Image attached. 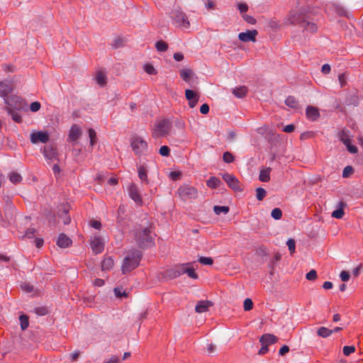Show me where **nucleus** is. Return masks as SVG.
<instances>
[{
  "instance_id": "nucleus-1",
  "label": "nucleus",
  "mask_w": 363,
  "mask_h": 363,
  "mask_svg": "<svg viewBox=\"0 0 363 363\" xmlns=\"http://www.w3.org/2000/svg\"><path fill=\"white\" fill-rule=\"evenodd\" d=\"M142 257L143 253L139 250L133 249L128 251L121 265L122 273L127 274L135 269L139 266Z\"/></svg>"
},
{
  "instance_id": "nucleus-48",
  "label": "nucleus",
  "mask_w": 363,
  "mask_h": 363,
  "mask_svg": "<svg viewBox=\"0 0 363 363\" xmlns=\"http://www.w3.org/2000/svg\"><path fill=\"white\" fill-rule=\"evenodd\" d=\"M123 43H124V40L122 38L117 37L113 40V43H112V47L115 49H117L118 48L123 47Z\"/></svg>"
},
{
  "instance_id": "nucleus-3",
  "label": "nucleus",
  "mask_w": 363,
  "mask_h": 363,
  "mask_svg": "<svg viewBox=\"0 0 363 363\" xmlns=\"http://www.w3.org/2000/svg\"><path fill=\"white\" fill-rule=\"evenodd\" d=\"M130 143L133 152L138 157L145 155L147 151V142L138 135H133L130 137Z\"/></svg>"
},
{
  "instance_id": "nucleus-35",
  "label": "nucleus",
  "mask_w": 363,
  "mask_h": 363,
  "mask_svg": "<svg viewBox=\"0 0 363 363\" xmlns=\"http://www.w3.org/2000/svg\"><path fill=\"white\" fill-rule=\"evenodd\" d=\"M9 180L11 183L17 184L22 181V177L20 174L13 172L9 174Z\"/></svg>"
},
{
  "instance_id": "nucleus-40",
  "label": "nucleus",
  "mask_w": 363,
  "mask_h": 363,
  "mask_svg": "<svg viewBox=\"0 0 363 363\" xmlns=\"http://www.w3.org/2000/svg\"><path fill=\"white\" fill-rule=\"evenodd\" d=\"M213 211H214L215 213L217 215H219L221 213L226 214L229 212L230 208L228 206H215L213 207Z\"/></svg>"
},
{
  "instance_id": "nucleus-26",
  "label": "nucleus",
  "mask_w": 363,
  "mask_h": 363,
  "mask_svg": "<svg viewBox=\"0 0 363 363\" xmlns=\"http://www.w3.org/2000/svg\"><path fill=\"white\" fill-rule=\"evenodd\" d=\"M285 104L294 110H298L300 108L298 100L293 96H289L286 99Z\"/></svg>"
},
{
  "instance_id": "nucleus-33",
  "label": "nucleus",
  "mask_w": 363,
  "mask_h": 363,
  "mask_svg": "<svg viewBox=\"0 0 363 363\" xmlns=\"http://www.w3.org/2000/svg\"><path fill=\"white\" fill-rule=\"evenodd\" d=\"M180 77L186 82H189L193 75V72L190 69H182L180 70Z\"/></svg>"
},
{
  "instance_id": "nucleus-52",
  "label": "nucleus",
  "mask_w": 363,
  "mask_h": 363,
  "mask_svg": "<svg viewBox=\"0 0 363 363\" xmlns=\"http://www.w3.org/2000/svg\"><path fill=\"white\" fill-rule=\"evenodd\" d=\"M35 313L38 315H45L48 313V310L45 306H40L35 308Z\"/></svg>"
},
{
  "instance_id": "nucleus-39",
  "label": "nucleus",
  "mask_w": 363,
  "mask_h": 363,
  "mask_svg": "<svg viewBox=\"0 0 363 363\" xmlns=\"http://www.w3.org/2000/svg\"><path fill=\"white\" fill-rule=\"evenodd\" d=\"M155 48L160 52H165L168 49V45L163 40H159L156 43Z\"/></svg>"
},
{
  "instance_id": "nucleus-45",
  "label": "nucleus",
  "mask_w": 363,
  "mask_h": 363,
  "mask_svg": "<svg viewBox=\"0 0 363 363\" xmlns=\"http://www.w3.org/2000/svg\"><path fill=\"white\" fill-rule=\"evenodd\" d=\"M9 115H11L12 119L16 123H21L22 121L21 116L16 113L15 110H11L10 111H7Z\"/></svg>"
},
{
  "instance_id": "nucleus-28",
  "label": "nucleus",
  "mask_w": 363,
  "mask_h": 363,
  "mask_svg": "<svg viewBox=\"0 0 363 363\" xmlns=\"http://www.w3.org/2000/svg\"><path fill=\"white\" fill-rule=\"evenodd\" d=\"M185 267H186L184 269L185 274H186L189 277L194 279H198V277H199L198 274L195 272V269L192 267L191 263H190V262L185 263Z\"/></svg>"
},
{
  "instance_id": "nucleus-60",
  "label": "nucleus",
  "mask_w": 363,
  "mask_h": 363,
  "mask_svg": "<svg viewBox=\"0 0 363 363\" xmlns=\"http://www.w3.org/2000/svg\"><path fill=\"white\" fill-rule=\"evenodd\" d=\"M314 133L312 131H306L303 133H301L300 136L301 140H306L311 138H313L314 136Z\"/></svg>"
},
{
  "instance_id": "nucleus-2",
  "label": "nucleus",
  "mask_w": 363,
  "mask_h": 363,
  "mask_svg": "<svg viewBox=\"0 0 363 363\" xmlns=\"http://www.w3.org/2000/svg\"><path fill=\"white\" fill-rule=\"evenodd\" d=\"M152 225L144 229L138 228L135 230L134 237L135 240L140 247L144 248L154 245L155 238L152 234Z\"/></svg>"
},
{
  "instance_id": "nucleus-13",
  "label": "nucleus",
  "mask_w": 363,
  "mask_h": 363,
  "mask_svg": "<svg viewBox=\"0 0 363 363\" xmlns=\"http://www.w3.org/2000/svg\"><path fill=\"white\" fill-rule=\"evenodd\" d=\"M69 210V206L67 204H62L60 208H58L57 215L62 219V222L65 225H67L71 222Z\"/></svg>"
},
{
  "instance_id": "nucleus-18",
  "label": "nucleus",
  "mask_w": 363,
  "mask_h": 363,
  "mask_svg": "<svg viewBox=\"0 0 363 363\" xmlns=\"http://www.w3.org/2000/svg\"><path fill=\"white\" fill-rule=\"evenodd\" d=\"M13 91V84L10 81H0V96L6 98Z\"/></svg>"
},
{
  "instance_id": "nucleus-63",
  "label": "nucleus",
  "mask_w": 363,
  "mask_h": 363,
  "mask_svg": "<svg viewBox=\"0 0 363 363\" xmlns=\"http://www.w3.org/2000/svg\"><path fill=\"white\" fill-rule=\"evenodd\" d=\"M35 233V228H28L26 231L25 236L28 238H32L34 237Z\"/></svg>"
},
{
  "instance_id": "nucleus-10",
  "label": "nucleus",
  "mask_w": 363,
  "mask_h": 363,
  "mask_svg": "<svg viewBox=\"0 0 363 363\" xmlns=\"http://www.w3.org/2000/svg\"><path fill=\"white\" fill-rule=\"evenodd\" d=\"M30 138L33 144L46 143L50 139V135L46 131H33L30 133Z\"/></svg>"
},
{
  "instance_id": "nucleus-54",
  "label": "nucleus",
  "mask_w": 363,
  "mask_h": 363,
  "mask_svg": "<svg viewBox=\"0 0 363 363\" xmlns=\"http://www.w3.org/2000/svg\"><path fill=\"white\" fill-rule=\"evenodd\" d=\"M159 152L162 156L168 157L170 155V148L167 145L162 146Z\"/></svg>"
},
{
  "instance_id": "nucleus-6",
  "label": "nucleus",
  "mask_w": 363,
  "mask_h": 363,
  "mask_svg": "<svg viewBox=\"0 0 363 363\" xmlns=\"http://www.w3.org/2000/svg\"><path fill=\"white\" fill-rule=\"evenodd\" d=\"M4 102L7 105L5 109L7 111L11 110H22L24 108L26 102L21 97L11 95L4 98Z\"/></svg>"
},
{
  "instance_id": "nucleus-31",
  "label": "nucleus",
  "mask_w": 363,
  "mask_h": 363,
  "mask_svg": "<svg viewBox=\"0 0 363 363\" xmlns=\"http://www.w3.org/2000/svg\"><path fill=\"white\" fill-rule=\"evenodd\" d=\"M221 184L220 180L216 177H211L206 182V185L211 189H216Z\"/></svg>"
},
{
  "instance_id": "nucleus-16",
  "label": "nucleus",
  "mask_w": 363,
  "mask_h": 363,
  "mask_svg": "<svg viewBox=\"0 0 363 363\" xmlns=\"http://www.w3.org/2000/svg\"><path fill=\"white\" fill-rule=\"evenodd\" d=\"M43 155L48 160H55L57 157V149L52 145H48L43 147Z\"/></svg>"
},
{
  "instance_id": "nucleus-8",
  "label": "nucleus",
  "mask_w": 363,
  "mask_h": 363,
  "mask_svg": "<svg viewBox=\"0 0 363 363\" xmlns=\"http://www.w3.org/2000/svg\"><path fill=\"white\" fill-rule=\"evenodd\" d=\"M308 16L306 13L302 11H296L291 12L288 18V21L291 25H298L300 27L304 26Z\"/></svg>"
},
{
  "instance_id": "nucleus-5",
  "label": "nucleus",
  "mask_w": 363,
  "mask_h": 363,
  "mask_svg": "<svg viewBox=\"0 0 363 363\" xmlns=\"http://www.w3.org/2000/svg\"><path fill=\"white\" fill-rule=\"evenodd\" d=\"M171 18L174 23L180 28H189L190 27L188 16L181 9L172 11Z\"/></svg>"
},
{
  "instance_id": "nucleus-44",
  "label": "nucleus",
  "mask_w": 363,
  "mask_h": 363,
  "mask_svg": "<svg viewBox=\"0 0 363 363\" xmlns=\"http://www.w3.org/2000/svg\"><path fill=\"white\" fill-rule=\"evenodd\" d=\"M223 160L226 163H231L235 160V157L231 152H225L223 155Z\"/></svg>"
},
{
  "instance_id": "nucleus-22",
  "label": "nucleus",
  "mask_w": 363,
  "mask_h": 363,
  "mask_svg": "<svg viewBox=\"0 0 363 363\" xmlns=\"http://www.w3.org/2000/svg\"><path fill=\"white\" fill-rule=\"evenodd\" d=\"M72 243V240L65 234L61 233L57 240V245L61 248H66L70 246Z\"/></svg>"
},
{
  "instance_id": "nucleus-64",
  "label": "nucleus",
  "mask_w": 363,
  "mask_h": 363,
  "mask_svg": "<svg viewBox=\"0 0 363 363\" xmlns=\"http://www.w3.org/2000/svg\"><path fill=\"white\" fill-rule=\"evenodd\" d=\"M243 18L247 23H248L251 25H254L257 22L256 19L254 17L249 16V15H245L243 16Z\"/></svg>"
},
{
  "instance_id": "nucleus-42",
  "label": "nucleus",
  "mask_w": 363,
  "mask_h": 363,
  "mask_svg": "<svg viewBox=\"0 0 363 363\" xmlns=\"http://www.w3.org/2000/svg\"><path fill=\"white\" fill-rule=\"evenodd\" d=\"M89 137L90 139V145L94 146L96 142V133L93 128H89L88 130Z\"/></svg>"
},
{
  "instance_id": "nucleus-21",
  "label": "nucleus",
  "mask_w": 363,
  "mask_h": 363,
  "mask_svg": "<svg viewBox=\"0 0 363 363\" xmlns=\"http://www.w3.org/2000/svg\"><path fill=\"white\" fill-rule=\"evenodd\" d=\"M212 306L213 303L210 301H199L195 307V311L199 313H204L208 311Z\"/></svg>"
},
{
  "instance_id": "nucleus-46",
  "label": "nucleus",
  "mask_w": 363,
  "mask_h": 363,
  "mask_svg": "<svg viewBox=\"0 0 363 363\" xmlns=\"http://www.w3.org/2000/svg\"><path fill=\"white\" fill-rule=\"evenodd\" d=\"M271 216L275 220H279L282 216V211L279 208H275L272 211Z\"/></svg>"
},
{
  "instance_id": "nucleus-17",
  "label": "nucleus",
  "mask_w": 363,
  "mask_h": 363,
  "mask_svg": "<svg viewBox=\"0 0 363 363\" xmlns=\"http://www.w3.org/2000/svg\"><path fill=\"white\" fill-rule=\"evenodd\" d=\"M129 195L130 198L138 204L142 205L143 199L139 191L135 184H131L129 186Z\"/></svg>"
},
{
  "instance_id": "nucleus-51",
  "label": "nucleus",
  "mask_w": 363,
  "mask_h": 363,
  "mask_svg": "<svg viewBox=\"0 0 363 363\" xmlns=\"http://www.w3.org/2000/svg\"><path fill=\"white\" fill-rule=\"evenodd\" d=\"M199 262L204 265H211L213 263V259L211 257H201Z\"/></svg>"
},
{
  "instance_id": "nucleus-29",
  "label": "nucleus",
  "mask_w": 363,
  "mask_h": 363,
  "mask_svg": "<svg viewBox=\"0 0 363 363\" xmlns=\"http://www.w3.org/2000/svg\"><path fill=\"white\" fill-rule=\"evenodd\" d=\"M233 93L238 98H243L247 95V89L245 86H241L234 89Z\"/></svg>"
},
{
  "instance_id": "nucleus-23",
  "label": "nucleus",
  "mask_w": 363,
  "mask_h": 363,
  "mask_svg": "<svg viewBox=\"0 0 363 363\" xmlns=\"http://www.w3.org/2000/svg\"><path fill=\"white\" fill-rule=\"evenodd\" d=\"M82 134L81 128L77 124H74L69 130V139L71 141H77Z\"/></svg>"
},
{
  "instance_id": "nucleus-61",
  "label": "nucleus",
  "mask_w": 363,
  "mask_h": 363,
  "mask_svg": "<svg viewBox=\"0 0 363 363\" xmlns=\"http://www.w3.org/2000/svg\"><path fill=\"white\" fill-rule=\"evenodd\" d=\"M89 225L91 227H92L95 229H97V230H99L101 227V222L99 220H91L89 222Z\"/></svg>"
},
{
  "instance_id": "nucleus-37",
  "label": "nucleus",
  "mask_w": 363,
  "mask_h": 363,
  "mask_svg": "<svg viewBox=\"0 0 363 363\" xmlns=\"http://www.w3.org/2000/svg\"><path fill=\"white\" fill-rule=\"evenodd\" d=\"M114 294L117 298H127L128 296V294L123 289L122 287H116L114 289Z\"/></svg>"
},
{
  "instance_id": "nucleus-57",
  "label": "nucleus",
  "mask_w": 363,
  "mask_h": 363,
  "mask_svg": "<svg viewBox=\"0 0 363 363\" xmlns=\"http://www.w3.org/2000/svg\"><path fill=\"white\" fill-rule=\"evenodd\" d=\"M289 250L290 251V253L292 255L295 252L296 249V242L295 240L293 239H289L286 242Z\"/></svg>"
},
{
  "instance_id": "nucleus-43",
  "label": "nucleus",
  "mask_w": 363,
  "mask_h": 363,
  "mask_svg": "<svg viewBox=\"0 0 363 363\" xmlns=\"http://www.w3.org/2000/svg\"><path fill=\"white\" fill-rule=\"evenodd\" d=\"M256 197L258 201H262L266 196L267 192L264 189L259 187L256 189Z\"/></svg>"
},
{
  "instance_id": "nucleus-49",
  "label": "nucleus",
  "mask_w": 363,
  "mask_h": 363,
  "mask_svg": "<svg viewBox=\"0 0 363 363\" xmlns=\"http://www.w3.org/2000/svg\"><path fill=\"white\" fill-rule=\"evenodd\" d=\"M243 308L245 311H249L253 308V302L250 298H246L243 303Z\"/></svg>"
},
{
  "instance_id": "nucleus-32",
  "label": "nucleus",
  "mask_w": 363,
  "mask_h": 363,
  "mask_svg": "<svg viewBox=\"0 0 363 363\" xmlns=\"http://www.w3.org/2000/svg\"><path fill=\"white\" fill-rule=\"evenodd\" d=\"M138 177L143 182H148L147 170L144 165H140L138 169Z\"/></svg>"
},
{
  "instance_id": "nucleus-27",
  "label": "nucleus",
  "mask_w": 363,
  "mask_h": 363,
  "mask_svg": "<svg viewBox=\"0 0 363 363\" xmlns=\"http://www.w3.org/2000/svg\"><path fill=\"white\" fill-rule=\"evenodd\" d=\"M271 167L262 169L259 172V179L262 182H267L270 180Z\"/></svg>"
},
{
  "instance_id": "nucleus-20",
  "label": "nucleus",
  "mask_w": 363,
  "mask_h": 363,
  "mask_svg": "<svg viewBox=\"0 0 363 363\" xmlns=\"http://www.w3.org/2000/svg\"><path fill=\"white\" fill-rule=\"evenodd\" d=\"M306 118L311 121H317L320 117V113L316 107L308 106L306 109Z\"/></svg>"
},
{
  "instance_id": "nucleus-7",
  "label": "nucleus",
  "mask_w": 363,
  "mask_h": 363,
  "mask_svg": "<svg viewBox=\"0 0 363 363\" xmlns=\"http://www.w3.org/2000/svg\"><path fill=\"white\" fill-rule=\"evenodd\" d=\"M177 193L179 197L184 201L195 199L198 196L197 189L189 184H184L181 186L178 189Z\"/></svg>"
},
{
  "instance_id": "nucleus-50",
  "label": "nucleus",
  "mask_w": 363,
  "mask_h": 363,
  "mask_svg": "<svg viewBox=\"0 0 363 363\" xmlns=\"http://www.w3.org/2000/svg\"><path fill=\"white\" fill-rule=\"evenodd\" d=\"M345 214L344 210L342 207L337 208L332 213V216L335 218H342Z\"/></svg>"
},
{
  "instance_id": "nucleus-36",
  "label": "nucleus",
  "mask_w": 363,
  "mask_h": 363,
  "mask_svg": "<svg viewBox=\"0 0 363 363\" xmlns=\"http://www.w3.org/2000/svg\"><path fill=\"white\" fill-rule=\"evenodd\" d=\"M339 137L340 141L342 142L345 145H349V143H351L349 134L344 130L340 133Z\"/></svg>"
},
{
  "instance_id": "nucleus-12",
  "label": "nucleus",
  "mask_w": 363,
  "mask_h": 363,
  "mask_svg": "<svg viewBox=\"0 0 363 363\" xmlns=\"http://www.w3.org/2000/svg\"><path fill=\"white\" fill-rule=\"evenodd\" d=\"M185 96L189 101V107L194 108L199 100V94L193 90L186 89Z\"/></svg>"
},
{
  "instance_id": "nucleus-38",
  "label": "nucleus",
  "mask_w": 363,
  "mask_h": 363,
  "mask_svg": "<svg viewBox=\"0 0 363 363\" xmlns=\"http://www.w3.org/2000/svg\"><path fill=\"white\" fill-rule=\"evenodd\" d=\"M19 320H20V324H21V329L23 330H25L26 329H27V328L29 325L28 317L27 315H21L19 317Z\"/></svg>"
},
{
  "instance_id": "nucleus-58",
  "label": "nucleus",
  "mask_w": 363,
  "mask_h": 363,
  "mask_svg": "<svg viewBox=\"0 0 363 363\" xmlns=\"http://www.w3.org/2000/svg\"><path fill=\"white\" fill-rule=\"evenodd\" d=\"M40 107H41V104H40V102L34 101V102L30 104V110L32 112H36V111L40 110Z\"/></svg>"
},
{
  "instance_id": "nucleus-62",
  "label": "nucleus",
  "mask_w": 363,
  "mask_h": 363,
  "mask_svg": "<svg viewBox=\"0 0 363 363\" xmlns=\"http://www.w3.org/2000/svg\"><path fill=\"white\" fill-rule=\"evenodd\" d=\"M338 80L341 87H344L347 84L346 76L344 73L338 76Z\"/></svg>"
},
{
  "instance_id": "nucleus-30",
  "label": "nucleus",
  "mask_w": 363,
  "mask_h": 363,
  "mask_svg": "<svg viewBox=\"0 0 363 363\" xmlns=\"http://www.w3.org/2000/svg\"><path fill=\"white\" fill-rule=\"evenodd\" d=\"M301 28H303L304 30H306L311 33H314L318 30L316 24L309 21L308 19L306 20V23H304V26H302Z\"/></svg>"
},
{
  "instance_id": "nucleus-11",
  "label": "nucleus",
  "mask_w": 363,
  "mask_h": 363,
  "mask_svg": "<svg viewBox=\"0 0 363 363\" xmlns=\"http://www.w3.org/2000/svg\"><path fill=\"white\" fill-rule=\"evenodd\" d=\"M90 246L94 253H101L104 250V242L100 236H94L90 240Z\"/></svg>"
},
{
  "instance_id": "nucleus-9",
  "label": "nucleus",
  "mask_w": 363,
  "mask_h": 363,
  "mask_svg": "<svg viewBox=\"0 0 363 363\" xmlns=\"http://www.w3.org/2000/svg\"><path fill=\"white\" fill-rule=\"evenodd\" d=\"M223 179L226 182L228 187L235 191H241L242 188L240 181L234 175L225 173L222 175Z\"/></svg>"
},
{
  "instance_id": "nucleus-55",
  "label": "nucleus",
  "mask_w": 363,
  "mask_h": 363,
  "mask_svg": "<svg viewBox=\"0 0 363 363\" xmlns=\"http://www.w3.org/2000/svg\"><path fill=\"white\" fill-rule=\"evenodd\" d=\"M306 277L309 281H315L318 277L316 271L315 269H311L306 274Z\"/></svg>"
},
{
  "instance_id": "nucleus-53",
  "label": "nucleus",
  "mask_w": 363,
  "mask_h": 363,
  "mask_svg": "<svg viewBox=\"0 0 363 363\" xmlns=\"http://www.w3.org/2000/svg\"><path fill=\"white\" fill-rule=\"evenodd\" d=\"M354 169L352 166H347L344 168L342 172V177L344 178L349 177L352 174H353Z\"/></svg>"
},
{
  "instance_id": "nucleus-41",
  "label": "nucleus",
  "mask_w": 363,
  "mask_h": 363,
  "mask_svg": "<svg viewBox=\"0 0 363 363\" xmlns=\"http://www.w3.org/2000/svg\"><path fill=\"white\" fill-rule=\"evenodd\" d=\"M269 27L274 30H277L281 28V23L277 21L276 19H270L268 22Z\"/></svg>"
},
{
  "instance_id": "nucleus-25",
  "label": "nucleus",
  "mask_w": 363,
  "mask_h": 363,
  "mask_svg": "<svg viewBox=\"0 0 363 363\" xmlns=\"http://www.w3.org/2000/svg\"><path fill=\"white\" fill-rule=\"evenodd\" d=\"M96 83L100 86H104L107 84V77L105 72L103 70H98L96 74Z\"/></svg>"
},
{
  "instance_id": "nucleus-24",
  "label": "nucleus",
  "mask_w": 363,
  "mask_h": 363,
  "mask_svg": "<svg viewBox=\"0 0 363 363\" xmlns=\"http://www.w3.org/2000/svg\"><path fill=\"white\" fill-rule=\"evenodd\" d=\"M114 266V260L111 256H106L101 262V270L110 271Z\"/></svg>"
},
{
  "instance_id": "nucleus-34",
  "label": "nucleus",
  "mask_w": 363,
  "mask_h": 363,
  "mask_svg": "<svg viewBox=\"0 0 363 363\" xmlns=\"http://www.w3.org/2000/svg\"><path fill=\"white\" fill-rule=\"evenodd\" d=\"M317 334L318 336L322 337H328L333 334V331L325 327H320L317 330Z\"/></svg>"
},
{
  "instance_id": "nucleus-56",
  "label": "nucleus",
  "mask_w": 363,
  "mask_h": 363,
  "mask_svg": "<svg viewBox=\"0 0 363 363\" xmlns=\"http://www.w3.org/2000/svg\"><path fill=\"white\" fill-rule=\"evenodd\" d=\"M355 352V347L354 346H345L343 347V354L345 356H349L353 352Z\"/></svg>"
},
{
  "instance_id": "nucleus-47",
  "label": "nucleus",
  "mask_w": 363,
  "mask_h": 363,
  "mask_svg": "<svg viewBox=\"0 0 363 363\" xmlns=\"http://www.w3.org/2000/svg\"><path fill=\"white\" fill-rule=\"evenodd\" d=\"M144 70L148 74L155 75L157 73L155 68L151 64H145L144 66Z\"/></svg>"
},
{
  "instance_id": "nucleus-59",
  "label": "nucleus",
  "mask_w": 363,
  "mask_h": 363,
  "mask_svg": "<svg viewBox=\"0 0 363 363\" xmlns=\"http://www.w3.org/2000/svg\"><path fill=\"white\" fill-rule=\"evenodd\" d=\"M45 218H47L50 224L55 223V215L51 211H50L45 215Z\"/></svg>"
},
{
  "instance_id": "nucleus-15",
  "label": "nucleus",
  "mask_w": 363,
  "mask_h": 363,
  "mask_svg": "<svg viewBox=\"0 0 363 363\" xmlns=\"http://www.w3.org/2000/svg\"><path fill=\"white\" fill-rule=\"evenodd\" d=\"M185 263L182 264L175 265L173 268L167 271V274L169 277L174 279L184 274H185Z\"/></svg>"
},
{
  "instance_id": "nucleus-19",
  "label": "nucleus",
  "mask_w": 363,
  "mask_h": 363,
  "mask_svg": "<svg viewBox=\"0 0 363 363\" xmlns=\"http://www.w3.org/2000/svg\"><path fill=\"white\" fill-rule=\"evenodd\" d=\"M278 341V337L273 334H264L259 338V342L261 345H264L269 347V345L275 344Z\"/></svg>"
},
{
  "instance_id": "nucleus-14",
  "label": "nucleus",
  "mask_w": 363,
  "mask_h": 363,
  "mask_svg": "<svg viewBox=\"0 0 363 363\" xmlns=\"http://www.w3.org/2000/svg\"><path fill=\"white\" fill-rule=\"evenodd\" d=\"M257 33V30H247V32L239 33L238 38L242 42H255Z\"/></svg>"
},
{
  "instance_id": "nucleus-4",
  "label": "nucleus",
  "mask_w": 363,
  "mask_h": 363,
  "mask_svg": "<svg viewBox=\"0 0 363 363\" xmlns=\"http://www.w3.org/2000/svg\"><path fill=\"white\" fill-rule=\"evenodd\" d=\"M171 125L168 120L162 119L155 123L152 136L154 138H158L169 134Z\"/></svg>"
}]
</instances>
